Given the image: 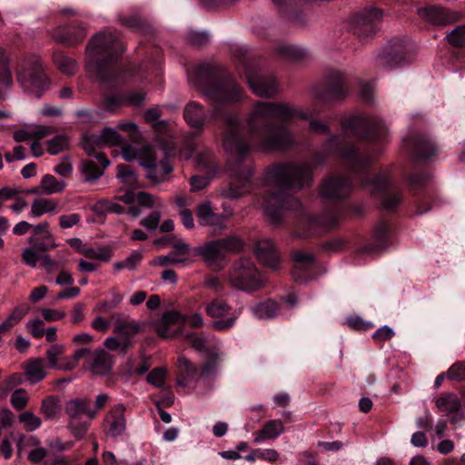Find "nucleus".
Segmentation results:
<instances>
[{
    "mask_svg": "<svg viewBox=\"0 0 465 465\" xmlns=\"http://www.w3.org/2000/svg\"><path fill=\"white\" fill-rule=\"evenodd\" d=\"M29 401L27 391L25 389H16L11 395L10 402L15 410H23Z\"/></svg>",
    "mask_w": 465,
    "mask_h": 465,
    "instance_id": "603ef678",
    "label": "nucleus"
},
{
    "mask_svg": "<svg viewBox=\"0 0 465 465\" xmlns=\"http://www.w3.org/2000/svg\"><path fill=\"white\" fill-rule=\"evenodd\" d=\"M449 43L455 47L465 45V25L455 27L447 35Z\"/></svg>",
    "mask_w": 465,
    "mask_h": 465,
    "instance_id": "864d4df0",
    "label": "nucleus"
},
{
    "mask_svg": "<svg viewBox=\"0 0 465 465\" xmlns=\"http://www.w3.org/2000/svg\"><path fill=\"white\" fill-rule=\"evenodd\" d=\"M187 40L192 45L202 47L208 44L210 36L206 32H191Z\"/></svg>",
    "mask_w": 465,
    "mask_h": 465,
    "instance_id": "680f3d73",
    "label": "nucleus"
},
{
    "mask_svg": "<svg viewBox=\"0 0 465 465\" xmlns=\"http://www.w3.org/2000/svg\"><path fill=\"white\" fill-rule=\"evenodd\" d=\"M201 379L198 366L184 355L177 360V384L181 387L195 388Z\"/></svg>",
    "mask_w": 465,
    "mask_h": 465,
    "instance_id": "a211bd4d",
    "label": "nucleus"
},
{
    "mask_svg": "<svg viewBox=\"0 0 465 465\" xmlns=\"http://www.w3.org/2000/svg\"><path fill=\"white\" fill-rule=\"evenodd\" d=\"M231 309L232 307L222 299H214L206 304V314L213 319H218L213 321L212 323V328L213 330L224 331L230 330L235 325L240 312H234L232 316L223 319L229 314Z\"/></svg>",
    "mask_w": 465,
    "mask_h": 465,
    "instance_id": "ddd939ff",
    "label": "nucleus"
},
{
    "mask_svg": "<svg viewBox=\"0 0 465 465\" xmlns=\"http://www.w3.org/2000/svg\"><path fill=\"white\" fill-rule=\"evenodd\" d=\"M126 407L116 403L106 412L102 428L106 438L117 440L123 437L127 430Z\"/></svg>",
    "mask_w": 465,
    "mask_h": 465,
    "instance_id": "f8f14e48",
    "label": "nucleus"
},
{
    "mask_svg": "<svg viewBox=\"0 0 465 465\" xmlns=\"http://www.w3.org/2000/svg\"><path fill=\"white\" fill-rule=\"evenodd\" d=\"M62 411L61 401L57 396L50 395L45 398L40 406V412L47 420L57 419Z\"/></svg>",
    "mask_w": 465,
    "mask_h": 465,
    "instance_id": "f704fd0d",
    "label": "nucleus"
},
{
    "mask_svg": "<svg viewBox=\"0 0 465 465\" xmlns=\"http://www.w3.org/2000/svg\"><path fill=\"white\" fill-rule=\"evenodd\" d=\"M0 85L5 88H10L13 85L9 60L3 49H0Z\"/></svg>",
    "mask_w": 465,
    "mask_h": 465,
    "instance_id": "a19ab883",
    "label": "nucleus"
},
{
    "mask_svg": "<svg viewBox=\"0 0 465 465\" xmlns=\"http://www.w3.org/2000/svg\"><path fill=\"white\" fill-rule=\"evenodd\" d=\"M116 176L121 183L129 186H134L137 183V175L134 171L130 166L123 163L117 165Z\"/></svg>",
    "mask_w": 465,
    "mask_h": 465,
    "instance_id": "a18cd8bd",
    "label": "nucleus"
},
{
    "mask_svg": "<svg viewBox=\"0 0 465 465\" xmlns=\"http://www.w3.org/2000/svg\"><path fill=\"white\" fill-rule=\"evenodd\" d=\"M53 61L58 70L65 75L72 76L78 70V64L73 57L64 54L63 52H55L53 54Z\"/></svg>",
    "mask_w": 465,
    "mask_h": 465,
    "instance_id": "c9c22d12",
    "label": "nucleus"
},
{
    "mask_svg": "<svg viewBox=\"0 0 465 465\" xmlns=\"http://www.w3.org/2000/svg\"><path fill=\"white\" fill-rule=\"evenodd\" d=\"M29 312V307L26 304H21L15 307L8 318L2 322L5 328L9 331L13 326L19 322Z\"/></svg>",
    "mask_w": 465,
    "mask_h": 465,
    "instance_id": "49530a36",
    "label": "nucleus"
},
{
    "mask_svg": "<svg viewBox=\"0 0 465 465\" xmlns=\"http://www.w3.org/2000/svg\"><path fill=\"white\" fill-rule=\"evenodd\" d=\"M188 338L190 339L192 348L196 351L204 353L205 356H207V353L210 351H219L218 349H209V341L203 336L193 333L188 335Z\"/></svg>",
    "mask_w": 465,
    "mask_h": 465,
    "instance_id": "3c124183",
    "label": "nucleus"
},
{
    "mask_svg": "<svg viewBox=\"0 0 465 465\" xmlns=\"http://www.w3.org/2000/svg\"><path fill=\"white\" fill-rule=\"evenodd\" d=\"M104 344L106 349L111 351H117L119 350L121 352L124 353L126 351V349L129 347V342L126 341H124L121 338L116 337H108L104 340Z\"/></svg>",
    "mask_w": 465,
    "mask_h": 465,
    "instance_id": "bf43d9fd",
    "label": "nucleus"
},
{
    "mask_svg": "<svg viewBox=\"0 0 465 465\" xmlns=\"http://www.w3.org/2000/svg\"><path fill=\"white\" fill-rule=\"evenodd\" d=\"M436 406L440 411L446 412L448 415H453L450 418L451 422L457 421L456 416L460 413V401L455 394L450 393L439 398L436 401Z\"/></svg>",
    "mask_w": 465,
    "mask_h": 465,
    "instance_id": "473e14b6",
    "label": "nucleus"
},
{
    "mask_svg": "<svg viewBox=\"0 0 465 465\" xmlns=\"http://www.w3.org/2000/svg\"><path fill=\"white\" fill-rule=\"evenodd\" d=\"M250 311L254 317L260 320L272 319L279 314L280 305L273 300H267L251 306Z\"/></svg>",
    "mask_w": 465,
    "mask_h": 465,
    "instance_id": "72a5a7b5",
    "label": "nucleus"
},
{
    "mask_svg": "<svg viewBox=\"0 0 465 465\" xmlns=\"http://www.w3.org/2000/svg\"><path fill=\"white\" fill-rule=\"evenodd\" d=\"M18 420L28 431H34L42 426V420L33 411H25L18 416Z\"/></svg>",
    "mask_w": 465,
    "mask_h": 465,
    "instance_id": "c03bdc74",
    "label": "nucleus"
},
{
    "mask_svg": "<svg viewBox=\"0 0 465 465\" xmlns=\"http://www.w3.org/2000/svg\"><path fill=\"white\" fill-rule=\"evenodd\" d=\"M191 81L204 97L216 104L211 118L223 124V147L230 157L228 166L231 183L227 188L222 190L221 194L228 199L242 197L252 189L253 168L247 162L251 144L243 137L238 114L221 104L240 101L242 98V90L223 67L213 63L199 64Z\"/></svg>",
    "mask_w": 465,
    "mask_h": 465,
    "instance_id": "f257e3e1",
    "label": "nucleus"
},
{
    "mask_svg": "<svg viewBox=\"0 0 465 465\" xmlns=\"http://www.w3.org/2000/svg\"><path fill=\"white\" fill-rule=\"evenodd\" d=\"M142 259H143L142 252L139 251H134L124 261L115 262L114 264V268L116 271H120L123 269H128V270L134 271L140 264Z\"/></svg>",
    "mask_w": 465,
    "mask_h": 465,
    "instance_id": "37998d69",
    "label": "nucleus"
},
{
    "mask_svg": "<svg viewBox=\"0 0 465 465\" xmlns=\"http://www.w3.org/2000/svg\"><path fill=\"white\" fill-rule=\"evenodd\" d=\"M382 17V13L378 8H371L364 13L358 14L352 21L353 34L361 40L364 41L372 36L376 30V23Z\"/></svg>",
    "mask_w": 465,
    "mask_h": 465,
    "instance_id": "2eb2a0df",
    "label": "nucleus"
},
{
    "mask_svg": "<svg viewBox=\"0 0 465 465\" xmlns=\"http://www.w3.org/2000/svg\"><path fill=\"white\" fill-rule=\"evenodd\" d=\"M103 143L99 142L97 135H89L85 136L82 142V146L85 153L89 156H94L95 158V155L99 153L100 152H97L96 147H100Z\"/></svg>",
    "mask_w": 465,
    "mask_h": 465,
    "instance_id": "13d9d810",
    "label": "nucleus"
},
{
    "mask_svg": "<svg viewBox=\"0 0 465 465\" xmlns=\"http://www.w3.org/2000/svg\"><path fill=\"white\" fill-rule=\"evenodd\" d=\"M391 232V225L384 221L379 223L375 228L373 242L367 243L360 252L371 254L383 249L387 244V238Z\"/></svg>",
    "mask_w": 465,
    "mask_h": 465,
    "instance_id": "cd10ccee",
    "label": "nucleus"
},
{
    "mask_svg": "<svg viewBox=\"0 0 465 465\" xmlns=\"http://www.w3.org/2000/svg\"><path fill=\"white\" fill-rule=\"evenodd\" d=\"M345 159L351 164L352 172L359 175L361 187L370 186L372 193L381 194L382 208L391 211L401 202V189L391 179L387 173L377 174L373 179L370 177L371 160H362L358 152L351 150L344 154Z\"/></svg>",
    "mask_w": 465,
    "mask_h": 465,
    "instance_id": "423d86ee",
    "label": "nucleus"
},
{
    "mask_svg": "<svg viewBox=\"0 0 465 465\" xmlns=\"http://www.w3.org/2000/svg\"><path fill=\"white\" fill-rule=\"evenodd\" d=\"M195 213L198 223L201 226L211 227L215 233L222 232L227 228L226 220L232 215V212L226 214L215 213L210 201L199 203Z\"/></svg>",
    "mask_w": 465,
    "mask_h": 465,
    "instance_id": "4468645a",
    "label": "nucleus"
},
{
    "mask_svg": "<svg viewBox=\"0 0 465 465\" xmlns=\"http://www.w3.org/2000/svg\"><path fill=\"white\" fill-rule=\"evenodd\" d=\"M114 359L113 354L104 348L94 350L86 360L88 370L93 375L105 376L113 369Z\"/></svg>",
    "mask_w": 465,
    "mask_h": 465,
    "instance_id": "6ab92c4d",
    "label": "nucleus"
},
{
    "mask_svg": "<svg viewBox=\"0 0 465 465\" xmlns=\"http://www.w3.org/2000/svg\"><path fill=\"white\" fill-rule=\"evenodd\" d=\"M40 446L39 439L35 435L22 436L17 443L19 451L25 450L26 448H37Z\"/></svg>",
    "mask_w": 465,
    "mask_h": 465,
    "instance_id": "69168bd1",
    "label": "nucleus"
},
{
    "mask_svg": "<svg viewBox=\"0 0 465 465\" xmlns=\"http://www.w3.org/2000/svg\"><path fill=\"white\" fill-rule=\"evenodd\" d=\"M140 165L145 169V177L154 184L168 181V175L173 170V165L166 158L157 162L154 149L147 150L141 155Z\"/></svg>",
    "mask_w": 465,
    "mask_h": 465,
    "instance_id": "9b49d317",
    "label": "nucleus"
},
{
    "mask_svg": "<svg viewBox=\"0 0 465 465\" xmlns=\"http://www.w3.org/2000/svg\"><path fill=\"white\" fill-rule=\"evenodd\" d=\"M167 370L164 367H159L153 369L147 375V382L153 385L154 387H163L165 381Z\"/></svg>",
    "mask_w": 465,
    "mask_h": 465,
    "instance_id": "5fc2aeb1",
    "label": "nucleus"
},
{
    "mask_svg": "<svg viewBox=\"0 0 465 465\" xmlns=\"http://www.w3.org/2000/svg\"><path fill=\"white\" fill-rule=\"evenodd\" d=\"M246 78L251 90L258 96L270 98L279 92L278 83L272 75L247 73Z\"/></svg>",
    "mask_w": 465,
    "mask_h": 465,
    "instance_id": "f3484780",
    "label": "nucleus"
},
{
    "mask_svg": "<svg viewBox=\"0 0 465 465\" xmlns=\"http://www.w3.org/2000/svg\"><path fill=\"white\" fill-rule=\"evenodd\" d=\"M319 112L315 106L308 112L286 103L257 102L246 119L252 144L263 151H283L294 143L286 123L293 118L309 120L312 133L327 134L325 124L313 120Z\"/></svg>",
    "mask_w": 465,
    "mask_h": 465,
    "instance_id": "7ed1b4c3",
    "label": "nucleus"
},
{
    "mask_svg": "<svg viewBox=\"0 0 465 465\" xmlns=\"http://www.w3.org/2000/svg\"><path fill=\"white\" fill-rule=\"evenodd\" d=\"M228 279L232 287L246 292L258 291L266 282L255 263L248 258H241L232 264Z\"/></svg>",
    "mask_w": 465,
    "mask_h": 465,
    "instance_id": "6e6552de",
    "label": "nucleus"
},
{
    "mask_svg": "<svg viewBox=\"0 0 465 465\" xmlns=\"http://www.w3.org/2000/svg\"><path fill=\"white\" fill-rule=\"evenodd\" d=\"M194 253L202 256L208 264H214L225 258L218 240H213L194 248Z\"/></svg>",
    "mask_w": 465,
    "mask_h": 465,
    "instance_id": "c85d7f7f",
    "label": "nucleus"
},
{
    "mask_svg": "<svg viewBox=\"0 0 465 465\" xmlns=\"http://www.w3.org/2000/svg\"><path fill=\"white\" fill-rule=\"evenodd\" d=\"M277 51L281 55L292 60H299L304 55L302 49L292 45H280Z\"/></svg>",
    "mask_w": 465,
    "mask_h": 465,
    "instance_id": "6e6d98bb",
    "label": "nucleus"
},
{
    "mask_svg": "<svg viewBox=\"0 0 465 465\" xmlns=\"http://www.w3.org/2000/svg\"><path fill=\"white\" fill-rule=\"evenodd\" d=\"M153 148L152 147H149V146H146L144 147L142 151L140 152H137L135 149H134L132 146L130 145H126V146H124L122 148V153H123V157L126 160V161H133L134 159H137L138 162L140 163V157L141 155H143V153H145V152L147 150H153Z\"/></svg>",
    "mask_w": 465,
    "mask_h": 465,
    "instance_id": "e2e57ef3",
    "label": "nucleus"
},
{
    "mask_svg": "<svg viewBox=\"0 0 465 465\" xmlns=\"http://www.w3.org/2000/svg\"><path fill=\"white\" fill-rule=\"evenodd\" d=\"M206 358L207 361L200 368L201 378L215 376L222 361L219 351L208 352Z\"/></svg>",
    "mask_w": 465,
    "mask_h": 465,
    "instance_id": "e433bc0d",
    "label": "nucleus"
},
{
    "mask_svg": "<svg viewBox=\"0 0 465 465\" xmlns=\"http://www.w3.org/2000/svg\"><path fill=\"white\" fill-rule=\"evenodd\" d=\"M124 46L114 32L103 31L92 37L86 47V71L104 83L118 77L117 60Z\"/></svg>",
    "mask_w": 465,
    "mask_h": 465,
    "instance_id": "39448f33",
    "label": "nucleus"
},
{
    "mask_svg": "<svg viewBox=\"0 0 465 465\" xmlns=\"http://www.w3.org/2000/svg\"><path fill=\"white\" fill-rule=\"evenodd\" d=\"M23 383V377L20 373H12L9 375L1 384L0 391L4 395H6L16 386L21 385Z\"/></svg>",
    "mask_w": 465,
    "mask_h": 465,
    "instance_id": "4d7b16f0",
    "label": "nucleus"
},
{
    "mask_svg": "<svg viewBox=\"0 0 465 465\" xmlns=\"http://www.w3.org/2000/svg\"><path fill=\"white\" fill-rule=\"evenodd\" d=\"M69 142L65 135H57L47 142V151L50 154L55 155L68 147Z\"/></svg>",
    "mask_w": 465,
    "mask_h": 465,
    "instance_id": "8fccbe9b",
    "label": "nucleus"
},
{
    "mask_svg": "<svg viewBox=\"0 0 465 465\" xmlns=\"http://www.w3.org/2000/svg\"><path fill=\"white\" fill-rule=\"evenodd\" d=\"M92 210L98 215H106L107 213L121 214L124 213V208L116 202L108 199L97 201Z\"/></svg>",
    "mask_w": 465,
    "mask_h": 465,
    "instance_id": "58836bf2",
    "label": "nucleus"
},
{
    "mask_svg": "<svg viewBox=\"0 0 465 465\" xmlns=\"http://www.w3.org/2000/svg\"><path fill=\"white\" fill-rule=\"evenodd\" d=\"M64 412L69 419L68 428L77 439H82L90 426L89 422H79L80 418L83 415L89 420L96 417V410H93L91 401L86 397L68 400L64 404Z\"/></svg>",
    "mask_w": 465,
    "mask_h": 465,
    "instance_id": "1a4fd4ad",
    "label": "nucleus"
},
{
    "mask_svg": "<svg viewBox=\"0 0 465 465\" xmlns=\"http://www.w3.org/2000/svg\"><path fill=\"white\" fill-rule=\"evenodd\" d=\"M420 17L435 25H446L455 23L459 18L457 12L439 5H429L418 10Z\"/></svg>",
    "mask_w": 465,
    "mask_h": 465,
    "instance_id": "aec40b11",
    "label": "nucleus"
},
{
    "mask_svg": "<svg viewBox=\"0 0 465 465\" xmlns=\"http://www.w3.org/2000/svg\"><path fill=\"white\" fill-rule=\"evenodd\" d=\"M447 378L459 381L465 380V362L459 361L450 366L447 371Z\"/></svg>",
    "mask_w": 465,
    "mask_h": 465,
    "instance_id": "052dcab7",
    "label": "nucleus"
},
{
    "mask_svg": "<svg viewBox=\"0 0 465 465\" xmlns=\"http://www.w3.org/2000/svg\"><path fill=\"white\" fill-rule=\"evenodd\" d=\"M376 64L384 69H393L405 64L404 50L401 45L385 46L377 55Z\"/></svg>",
    "mask_w": 465,
    "mask_h": 465,
    "instance_id": "412c9836",
    "label": "nucleus"
},
{
    "mask_svg": "<svg viewBox=\"0 0 465 465\" xmlns=\"http://www.w3.org/2000/svg\"><path fill=\"white\" fill-rule=\"evenodd\" d=\"M325 158L316 154L312 161L281 163L267 169L265 183L269 191L263 208L272 223H280L285 210L300 207V202L291 194V192L311 186L312 166L322 164Z\"/></svg>",
    "mask_w": 465,
    "mask_h": 465,
    "instance_id": "20e7f679",
    "label": "nucleus"
},
{
    "mask_svg": "<svg viewBox=\"0 0 465 465\" xmlns=\"http://www.w3.org/2000/svg\"><path fill=\"white\" fill-rule=\"evenodd\" d=\"M25 374L31 384H35L46 376L45 361L42 358L30 359L25 362Z\"/></svg>",
    "mask_w": 465,
    "mask_h": 465,
    "instance_id": "2f4dec72",
    "label": "nucleus"
},
{
    "mask_svg": "<svg viewBox=\"0 0 465 465\" xmlns=\"http://www.w3.org/2000/svg\"><path fill=\"white\" fill-rule=\"evenodd\" d=\"M26 329L33 337L39 339L45 335L44 322L42 320H34L26 323Z\"/></svg>",
    "mask_w": 465,
    "mask_h": 465,
    "instance_id": "0e129e2a",
    "label": "nucleus"
},
{
    "mask_svg": "<svg viewBox=\"0 0 465 465\" xmlns=\"http://www.w3.org/2000/svg\"><path fill=\"white\" fill-rule=\"evenodd\" d=\"M183 118L186 123L200 134L207 121L203 107L197 102L188 103L183 110Z\"/></svg>",
    "mask_w": 465,
    "mask_h": 465,
    "instance_id": "bb28decb",
    "label": "nucleus"
},
{
    "mask_svg": "<svg viewBox=\"0 0 465 465\" xmlns=\"http://www.w3.org/2000/svg\"><path fill=\"white\" fill-rule=\"evenodd\" d=\"M403 143L408 152L416 160L428 159L438 153L436 143L427 134H411L405 138Z\"/></svg>",
    "mask_w": 465,
    "mask_h": 465,
    "instance_id": "dca6fc26",
    "label": "nucleus"
},
{
    "mask_svg": "<svg viewBox=\"0 0 465 465\" xmlns=\"http://www.w3.org/2000/svg\"><path fill=\"white\" fill-rule=\"evenodd\" d=\"M255 255L259 262L263 265L277 270L279 268L280 259L274 243L269 239H263L257 242Z\"/></svg>",
    "mask_w": 465,
    "mask_h": 465,
    "instance_id": "5701e85b",
    "label": "nucleus"
},
{
    "mask_svg": "<svg viewBox=\"0 0 465 465\" xmlns=\"http://www.w3.org/2000/svg\"><path fill=\"white\" fill-rule=\"evenodd\" d=\"M65 186L64 180H58L52 174H45L40 183V189L45 194L60 193Z\"/></svg>",
    "mask_w": 465,
    "mask_h": 465,
    "instance_id": "4c0bfd02",
    "label": "nucleus"
},
{
    "mask_svg": "<svg viewBox=\"0 0 465 465\" xmlns=\"http://www.w3.org/2000/svg\"><path fill=\"white\" fill-rule=\"evenodd\" d=\"M95 159L101 166L94 160L83 161L81 163V172L84 182L91 183L99 179L110 164V161L104 153H97Z\"/></svg>",
    "mask_w": 465,
    "mask_h": 465,
    "instance_id": "b1692460",
    "label": "nucleus"
},
{
    "mask_svg": "<svg viewBox=\"0 0 465 465\" xmlns=\"http://www.w3.org/2000/svg\"><path fill=\"white\" fill-rule=\"evenodd\" d=\"M113 319L115 322L114 332L119 334L124 341L127 340L130 346L131 339L141 331V325L135 321L123 319L119 314H114Z\"/></svg>",
    "mask_w": 465,
    "mask_h": 465,
    "instance_id": "c756f323",
    "label": "nucleus"
},
{
    "mask_svg": "<svg viewBox=\"0 0 465 465\" xmlns=\"http://www.w3.org/2000/svg\"><path fill=\"white\" fill-rule=\"evenodd\" d=\"M294 268L292 270V278L295 282H305L309 279L303 275V272L312 269L316 264L315 257L311 252L302 251L294 252L292 254Z\"/></svg>",
    "mask_w": 465,
    "mask_h": 465,
    "instance_id": "393cba45",
    "label": "nucleus"
},
{
    "mask_svg": "<svg viewBox=\"0 0 465 465\" xmlns=\"http://www.w3.org/2000/svg\"><path fill=\"white\" fill-rule=\"evenodd\" d=\"M64 353V345L58 344V343L53 344L46 351V359H47L49 367L52 369H56Z\"/></svg>",
    "mask_w": 465,
    "mask_h": 465,
    "instance_id": "09e8293b",
    "label": "nucleus"
},
{
    "mask_svg": "<svg viewBox=\"0 0 465 465\" xmlns=\"http://www.w3.org/2000/svg\"><path fill=\"white\" fill-rule=\"evenodd\" d=\"M342 134L331 135L322 146L326 155L337 154L344 162L348 169L347 176L333 175L327 178L322 184L320 193L326 199H343L350 195L352 190V181L361 185L359 175H356L351 164L344 157L346 152L355 150L362 160H371L379 155L382 149L380 146L368 149L364 154L361 149L352 143L345 142V136L352 135L361 140L382 143L387 136V127L383 120L378 117H366L354 115L345 118L341 122Z\"/></svg>",
    "mask_w": 465,
    "mask_h": 465,
    "instance_id": "f03ea898",
    "label": "nucleus"
},
{
    "mask_svg": "<svg viewBox=\"0 0 465 465\" xmlns=\"http://www.w3.org/2000/svg\"><path fill=\"white\" fill-rule=\"evenodd\" d=\"M218 242L224 256L231 252H239L243 246L242 240L237 235H231L223 239H220Z\"/></svg>",
    "mask_w": 465,
    "mask_h": 465,
    "instance_id": "79ce46f5",
    "label": "nucleus"
},
{
    "mask_svg": "<svg viewBox=\"0 0 465 465\" xmlns=\"http://www.w3.org/2000/svg\"><path fill=\"white\" fill-rule=\"evenodd\" d=\"M100 143L119 145L124 142L123 137L112 127H105L103 129L101 134L98 136Z\"/></svg>",
    "mask_w": 465,
    "mask_h": 465,
    "instance_id": "de8ad7c7",
    "label": "nucleus"
},
{
    "mask_svg": "<svg viewBox=\"0 0 465 465\" xmlns=\"http://www.w3.org/2000/svg\"><path fill=\"white\" fill-rule=\"evenodd\" d=\"M87 29L83 24H74L64 29H58L54 37L62 44L69 46L78 45L86 37Z\"/></svg>",
    "mask_w": 465,
    "mask_h": 465,
    "instance_id": "a878e982",
    "label": "nucleus"
},
{
    "mask_svg": "<svg viewBox=\"0 0 465 465\" xmlns=\"http://www.w3.org/2000/svg\"><path fill=\"white\" fill-rule=\"evenodd\" d=\"M343 75L340 72H332L327 75L322 85L314 86L312 89L316 104H327L343 98L347 91L343 84Z\"/></svg>",
    "mask_w": 465,
    "mask_h": 465,
    "instance_id": "9d476101",
    "label": "nucleus"
},
{
    "mask_svg": "<svg viewBox=\"0 0 465 465\" xmlns=\"http://www.w3.org/2000/svg\"><path fill=\"white\" fill-rule=\"evenodd\" d=\"M16 78L25 91L35 93L37 97H40L50 84L42 60L35 54H28L19 62Z\"/></svg>",
    "mask_w": 465,
    "mask_h": 465,
    "instance_id": "0eeeda50",
    "label": "nucleus"
},
{
    "mask_svg": "<svg viewBox=\"0 0 465 465\" xmlns=\"http://www.w3.org/2000/svg\"><path fill=\"white\" fill-rule=\"evenodd\" d=\"M23 261L31 267H35L40 258V254L35 249L30 247L26 248L22 252Z\"/></svg>",
    "mask_w": 465,
    "mask_h": 465,
    "instance_id": "774afa93",
    "label": "nucleus"
},
{
    "mask_svg": "<svg viewBox=\"0 0 465 465\" xmlns=\"http://www.w3.org/2000/svg\"><path fill=\"white\" fill-rule=\"evenodd\" d=\"M284 425L281 420H270L264 423L262 428L254 432L255 443H260L266 440H273L278 438L284 432Z\"/></svg>",
    "mask_w": 465,
    "mask_h": 465,
    "instance_id": "7c9ffc66",
    "label": "nucleus"
},
{
    "mask_svg": "<svg viewBox=\"0 0 465 465\" xmlns=\"http://www.w3.org/2000/svg\"><path fill=\"white\" fill-rule=\"evenodd\" d=\"M165 323L169 325L183 323L186 317L176 311H169L163 314L161 318Z\"/></svg>",
    "mask_w": 465,
    "mask_h": 465,
    "instance_id": "338daca9",
    "label": "nucleus"
},
{
    "mask_svg": "<svg viewBox=\"0 0 465 465\" xmlns=\"http://www.w3.org/2000/svg\"><path fill=\"white\" fill-rule=\"evenodd\" d=\"M57 208V203L52 200L47 198H38L35 199L31 206L30 216L31 217H39L44 213H52Z\"/></svg>",
    "mask_w": 465,
    "mask_h": 465,
    "instance_id": "ea45409f",
    "label": "nucleus"
},
{
    "mask_svg": "<svg viewBox=\"0 0 465 465\" xmlns=\"http://www.w3.org/2000/svg\"><path fill=\"white\" fill-rule=\"evenodd\" d=\"M341 208L340 204L325 207L318 216L308 218L311 226L322 231H329L338 225L341 218Z\"/></svg>",
    "mask_w": 465,
    "mask_h": 465,
    "instance_id": "4be33fe9",
    "label": "nucleus"
}]
</instances>
